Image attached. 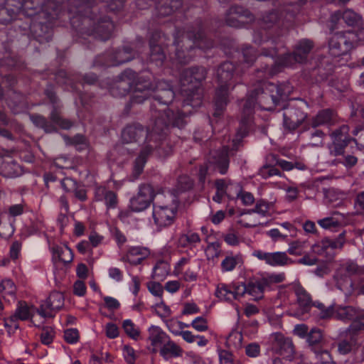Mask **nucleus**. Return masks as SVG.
<instances>
[{"label": "nucleus", "instance_id": "nucleus-35", "mask_svg": "<svg viewBox=\"0 0 364 364\" xmlns=\"http://www.w3.org/2000/svg\"><path fill=\"white\" fill-rule=\"evenodd\" d=\"M91 8V4L86 0H70L69 11L74 14L86 16Z\"/></svg>", "mask_w": 364, "mask_h": 364}, {"label": "nucleus", "instance_id": "nucleus-24", "mask_svg": "<svg viewBox=\"0 0 364 364\" xmlns=\"http://www.w3.org/2000/svg\"><path fill=\"white\" fill-rule=\"evenodd\" d=\"M229 11V16L226 18V23L230 26L237 27L239 23H245L242 20L243 18L249 21L252 19V14L243 7L232 6Z\"/></svg>", "mask_w": 364, "mask_h": 364}, {"label": "nucleus", "instance_id": "nucleus-4", "mask_svg": "<svg viewBox=\"0 0 364 364\" xmlns=\"http://www.w3.org/2000/svg\"><path fill=\"white\" fill-rule=\"evenodd\" d=\"M275 47H264L261 50V55L258 58V62L261 64V68H258L257 72L262 73L259 77H272L281 71L282 68L289 67L298 63V60L294 53L285 54L277 60L274 57L277 55Z\"/></svg>", "mask_w": 364, "mask_h": 364}, {"label": "nucleus", "instance_id": "nucleus-5", "mask_svg": "<svg viewBox=\"0 0 364 364\" xmlns=\"http://www.w3.org/2000/svg\"><path fill=\"white\" fill-rule=\"evenodd\" d=\"M235 67L231 62L223 63L217 70L218 87L214 97L215 111L213 115L220 117L228 102V90L232 85L231 82Z\"/></svg>", "mask_w": 364, "mask_h": 364}, {"label": "nucleus", "instance_id": "nucleus-47", "mask_svg": "<svg viewBox=\"0 0 364 364\" xmlns=\"http://www.w3.org/2000/svg\"><path fill=\"white\" fill-rule=\"evenodd\" d=\"M342 20L348 26H353L359 23L360 16L350 9L346 10L342 14Z\"/></svg>", "mask_w": 364, "mask_h": 364}, {"label": "nucleus", "instance_id": "nucleus-57", "mask_svg": "<svg viewBox=\"0 0 364 364\" xmlns=\"http://www.w3.org/2000/svg\"><path fill=\"white\" fill-rule=\"evenodd\" d=\"M123 328L125 333L132 338L136 340L139 336V331L135 328V325L131 320H125L123 322Z\"/></svg>", "mask_w": 364, "mask_h": 364}, {"label": "nucleus", "instance_id": "nucleus-34", "mask_svg": "<svg viewBox=\"0 0 364 364\" xmlns=\"http://www.w3.org/2000/svg\"><path fill=\"white\" fill-rule=\"evenodd\" d=\"M349 339L342 340L338 343V350L340 354L346 355L356 349L359 346L358 338L354 334H349Z\"/></svg>", "mask_w": 364, "mask_h": 364}, {"label": "nucleus", "instance_id": "nucleus-10", "mask_svg": "<svg viewBox=\"0 0 364 364\" xmlns=\"http://www.w3.org/2000/svg\"><path fill=\"white\" fill-rule=\"evenodd\" d=\"M134 79L131 89L132 93L130 97L132 104H141L150 96L156 86L151 82V75L150 73L137 74L134 72Z\"/></svg>", "mask_w": 364, "mask_h": 364}, {"label": "nucleus", "instance_id": "nucleus-31", "mask_svg": "<svg viewBox=\"0 0 364 364\" xmlns=\"http://www.w3.org/2000/svg\"><path fill=\"white\" fill-rule=\"evenodd\" d=\"M314 48V43L310 40L304 39L300 41L295 46L294 53L298 60V63L305 62Z\"/></svg>", "mask_w": 364, "mask_h": 364}, {"label": "nucleus", "instance_id": "nucleus-21", "mask_svg": "<svg viewBox=\"0 0 364 364\" xmlns=\"http://www.w3.org/2000/svg\"><path fill=\"white\" fill-rule=\"evenodd\" d=\"M208 163L213 165L220 173L225 174L229 166L228 149L224 147L221 150L211 151Z\"/></svg>", "mask_w": 364, "mask_h": 364}, {"label": "nucleus", "instance_id": "nucleus-50", "mask_svg": "<svg viewBox=\"0 0 364 364\" xmlns=\"http://www.w3.org/2000/svg\"><path fill=\"white\" fill-rule=\"evenodd\" d=\"M324 136L322 131L316 130L308 139V145L313 147L322 146Z\"/></svg>", "mask_w": 364, "mask_h": 364}, {"label": "nucleus", "instance_id": "nucleus-18", "mask_svg": "<svg viewBox=\"0 0 364 364\" xmlns=\"http://www.w3.org/2000/svg\"><path fill=\"white\" fill-rule=\"evenodd\" d=\"M176 212L172 208L160 204L154 205L153 217L155 223L160 227L171 225L175 218Z\"/></svg>", "mask_w": 364, "mask_h": 364}, {"label": "nucleus", "instance_id": "nucleus-6", "mask_svg": "<svg viewBox=\"0 0 364 364\" xmlns=\"http://www.w3.org/2000/svg\"><path fill=\"white\" fill-rule=\"evenodd\" d=\"M308 104L302 100L290 101L284 109V124L289 130H295L307 118Z\"/></svg>", "mask_w": 364, "mask_h": 364}, {"label": "nucleus", "instance_id": "nucleus-28", "mask_svg": "<svg viewBox=\"0 0 364 364\" xmlns=\"http://www.w3.org/2000/svg\"><path fill=\"white\" fill-rule=\"evenodd\" d=\"M113 29V23L109 18H104L98 22L97 26L88 34H95L97 38L106 41L110 38Z\"/></svg>", "mask_w": 364, "mask_h": 364}, {"label": "nucleus", "instance_id": "nucleus-40", "mask_svg": "<svg viewBox=\"0 0 364 364\" xmlns=\"http://www.w3.org/2000/svg\"><path fill=\"white\" fill-rule=\"evenodd\" d=\"M133 58L132 50L130 48H124L122 50H119L115 53L112 65H117L128 62Z\"/></svg>", "mask_w": 364, "mask_h": 364}, {"label": "nucleus", "instance_id": "nucleus-42", "mask_svg": "<svg viewBox=\"0 0 364 364\" xmlns=\"http://www.w3.org/2000/svg\"><path fill=\"white\" fill-rule=\"evenodd\" d=\"M150 60L157 65H161L166 59L163 48L159 45H154L152 42H150Z\"/></svg>", "mask_w": 364, "mask_h": 364}, {"label": "nucleus", "instance_id": "nucleus-16", "mask_svg": "<svg viewBox=\"0 0 364 364\" xmlns=\"http://www.w3.org/2000/svg\"><path fill=\"white\" fill-rule=\"evenodd\" d=\"M134 79V71L125 70L121 74L119 80L111 87L110 92L115 97L124 96L131 89Z\"/></svg>", "mask_w": 364, "mask_h": 364}, {"label": "nucleus", "instance_id": "nucleus-29", "mask_svg": "<svg viewBox=\"0 0 364 364\" xmlns=\"http://www.w3.org/2000/svg\"><path fill=\"white\" fill-rule=\"evenodd\" d=\"M30 316L31 313L27 304L25 301H19L15 314L5 321V326L9 327L14 326L15 328H18V326L16 323V321L18 319L26 320Z\"/></svg>", "mask_w": 364, "mask_h": 364}, {"label": "nucleus", "instance_id": "nucleus-11", "mask_svg": "<svg viewBox=\"0 0 364 364\" xmlns=\"http://www.w3.org/2000/svg\"><path fill=\"white\" fill-rule=\"evenodd\" d=\"M355 41L356 35L353 32L336 33L329 41V53L333 57L346 55L353 49Z\"/></svg>", "mask_w": 364, "mask_h": 364}, {"label": "nucleus", "instance_id": "nucleus-23", "mask_svg": "<svg viewBox=\"0 0 364 364\" xmlns=\"http://www.w3.org/2000/svg\"><path fill=\"white\" fill-rule=\"evenodd\" d=\"M267 88V94L270 95L273 102L277 105L282 100L288 97L291 92V87L288 85H276L271 82H264Z\"/></svg>", "mask_w": 364, "mask_h": 364}, {"label": "nucleus", "instance_id": "nucleus-45", "mask_svg": "<svg viewBox=\"0 0 364 364\" xmlns=\"http://www.w3.org/2000/svg\"><path fill=\"white\" fill-rule=\"evenodd\" d=\"M363 330H364V312L360 310L358 316L354 318L348 328V333L356 336L357 332Z\"/></svg>", "mask_w": 364, "mask_h": 364}, {"label": "nucleus", "instance_id": "nucleus-7", "mask_svg": "<svg viewBox=\"0 0 364 364\" xmlns=\"http://www.w3.org/2000/svg\"><path fill=\"white\" fill-rule=\"evenodd\" d=\"M58 16V11H54L53 13L41 12L34 17L28 27L32 36L41 43L49 41L51 39L52 24Z\"/></svg>", "mask_w": 364, "mask_h": 364}, {"label": "nucleus", "instance_id": "nucleus-26", "mask_svg": "<svg viewBox=\"0 0 364 364\" xmlns=\"http://www.w3.org/2000/svg\"><path fill=\"white\" fill-rule=\"evenodd\" d=\"M267 287V282L263 279L255 282H250L247 285L242 286L240 295L245 293L252 296L254 300L257 301L263 298L264 290Z\"/></svg>", "mask_w": 364, "mask_h": 364}, {"label": "nucleus", "instance_id": "nucleus-14", "mask_svg": "<svg viewBox=\"0 0 364 364\" xmlns=\"http://www.w3.org/2000/svg\"><path fill=\"white\" fill-rule=\"evenodd\" d=\"M206 70L203 67H193L183 70L181 75V87L200 86V82L206 77Z\"/></svg>", "mask_w": 364, "mask_h": 364}, {"label": "nucleus", "instance_id": "nucleus-36", "mask_svg": "<svg viewBox=\"0 0 364 364\" xmlns=\"http://www.w3.org/2000/svg\"><path fill=\"white\" fill-rule=\"evenodd\" d=\"M148 255V250L145 248L132 247L126 255L127 260L131 264H140Z\"/></svg>", "mask_w": 364, "mask_h": 364}, {"label": "nucleus", "instance_id": "nucleus-49", "mask_svg": "<svg viewBox=\"0 0 364 364\" xmlns=\"http://www.w3.org/2000/svg\"><path fill=\"white\" fill-rule=\"evenodd\" d=\"M235 188H237L235 193L236 197L240 198L245 205H250L253 204L255 198L251 193L243 191L240 184H236Z\"/></svg>", "mask_w": 364, "mask_h": 364}, {"label": "nucleus", "instance_id": "nucleus-1", "mask_svg": "<svg viewBox=\"0 0 364 364\" xmlns=\"http://www.w3.org/2000/svg\"><path fill=\"white\" fill-rule=\"evenodd\" d=\"M184 116V114L178 109H166L155 112L154 124L146 137L149 147L153 149L157 146L151 144L154 138L159 139L166 138L171 127L182 128L186 124Z\"/></svg>", "mask_w": 364, "mask_h": 364}, {"label": "nucleus", "instance_id": "nucleus-64", "mask_svg": "<svg viewBox=\"0 0 364 364\" xmlns=\"http://www.w3.org/2000/svg\"><path fill=\"white\" fill-rule=\"evenodd\" d=\"M242 53L245 63L249 65H252L256 60V52L255 49L251 47L245 48Z\"/></svg>", "mask_w": 364, "mask_h": 364}, {"label": "nucleus", "instance_id": "nucleus-27", "mask_svg": "<svg viewBox=\"0 0 364 364\" xmlns=\"http://www.w3.org/2000/svg\"><path fill=\"white\" fill-rule=\"evenodd\" d=\"M292 289L296 294L298 304L300 307L303 308L304 311H307L312 305H315L312 301L311 295L299 282L293 283Z\"/></svg>", "mask_w": 364, "mask_h": 364}, {"label": "nucleus", "instance_id": "nucleus-32", "mask_svg": "<svg viewBox=\"0 0 364 364\" xmlns=\"http://www.w3.org/2000/svg\"><path fill=\"white\" fill-rule=\"evenodd\" d=\"M360 311V309L350 306H338L334 309L332 317L342 321H353L354 318L358 316Z\"/></svg>", "mask_w": 364, "mask_h": 364}, {"label": "nucleus", "instance_id": "nucleus-60", "mask_svg": "<svg viewBox=\"0 0 364 364\" xmlns=\"http://www.w3.org/2000/svg\"><path fill=\"white\" fill-rule=\"evenodd\" d=\"M337 157L339 158L336 159V161L347 167H352L355 166L358 161V159L355 155L347 154L346 151L343 155L338 156Z\"/></svg>", "mask_w": 364, "mask_h": 364}, {"label": "nucleus", "instance_id": "nucleus-9", "mask_svg": "<svg viewBox=\"0 0 364 364\" xmlns=\"http://www.w3.org/2000/svg\"><path fill=\"white\" fill-rule=\"evenodd\" d=\"M30 119L36 127L43 129L46 133L56 132L55 125L64 129H70L73 125L70 120L61 116L60 112L55 106L53 107L50 114V122L45 117L37 114L30 115Z\"/></svg>", "mask_w": 364, "mask_h": 364}, {"label": "nucleus", "instance_id": "nucleus-38", "mask_svg": "<svg viewBox=\"0 0 364 364\" xmlns=\"http://www.w3.org/2000/svg\"><path fill=\"white\" fill-rule=\"evenodd\" d=\"M52 252L55 258H58L64 263H68L73 260L72 251L68 247H61L55 245L52 247Z\"/></svg>", "mask_w": 364, "mask_h": 364}, {"label": "nucleus", "instance_id": "nucleus-43", "mask_svg": "<svg viewBox=\"0 0 364 364\" xmlns=\"http://www.w3.org/2000/svg\"><path fill=\"white\" fill-rule=\"evenodd\" d=\"M344 235L345 232H343L339 234L338 237L335 240H332L328 237L322 239V247H326V250L328 248H331L333 250L341 249L345 243Z\"/></svg>", "mask_w": 364, "mask_h": 364}, {"label": "nucleus", "instance_id": "nucleus-19", "mask_svg": "<svg viewBox=\"0 0 364 364\" xmlns=\"http://www.w3.org/2000/svg\"><path fill=\"white\" fill-rule=\"evenodd\" d=\"M254 255L261 260H264L267 264L272 266H284L294 262L293 260L287 256L286 252H277L269 253L256 251Z\"/></svg>", "mask_w": 364, "mask_h": 364}, {"label": "nucleus", "instance_id": "nucleus-55", "mask_svg": "<svg viewBox=\"0 0 364 364\" xmlns=\"http://www.w3.org/2000/svg\"><path fill=\"white\" fill-rule=\"evenodd\" d=\"M149 203H148L144 199L141 198V196H136L131 200L130 207L133 211H142L145 210Z\"/></svg>", "mask_w": 364, "mask_h": 364}, {"label": "nucleus", "instance_id": "nucleus-39", "mask_svg": "<svg viewBox=\"0 0 364 364\" xmlns=\"http://www.w3.org/2000/svg\"><path fill=\"white\" fill-rule=\"evenodd\" d=\"M240 294V288L238 287L235 289V292L228 289L225 284L218 286L215 291V296L220 299L230 300L232 298L237 299V295Z\"/></svg>", "mask_w": 364, "mask_h": 364}, {"label": "nucleus", "instance_id": "nucleus-48", "mask_svg": "<svg viewBox=\"0 0 364 364\" xmlns=\"http://www.w3.org/2000/svg\"><path fill=\"white\" fill-rule=\"evenodd\" d=\"M0 292L3 294V297L14 296L16 292V287L14 282L9 279L4 280L0 284Z\"/></svg>", "mask_w": 364, "mask_h": 364}, {"label": "nucleus", "instance_id": "nucleus-41", "mask_svg": "<svg viewBox=\"0 0 364 364\" xmlns=\"http://www.w3.org/2000/svg\"><path fill=\"white\" fill-rule=\"evenodd\" d=\"M362 272L360 267L353 262H348L342 265L337 272L338 276L350 277L354 274H359Z\"/></svg>", "mask_w": 364, "mask_h": 364}, {"label": "nucleus", "instance_id": "nucleus-62", "mask_svg": "<svg viewBox=\"0 0 364 364\" xmlns=\"http://www.w3.org/2000/svg\"><path fill=\"white\" fill-rule=\"evenodd\" d=\"M305 242L295 240L289 243L288 252L291 255H301Z\"/></svg>", "mask_w": 364, "mask_h": 364}, {"label": "nucleus", "instance_id": "nucleus-61", "mask_svg": "<svg viewBox=\"0 0 364 364\" xmlns=\"http://www.w3.org/2000/svg\"><path fill=\"white\" fill-rule=\"evenodd\" d=\"M269 210V205L264 200H258L257 204L253 209L248 210L244 214H252V213H257L262 216L266 215Z\"/></svg>", "mask_w": 364, "mask_h": 364}, {"label": "nucleus", "instance_id": "nucleus-56", "mask_svg": "<svg viewBox=\"0 0 364 364\" xmlns=\"http://www.w3.org/2000/svg\"><path fill=\"white\" fill-rule=\"evenodd\" d=\"M16 17V15L11 14L6 6H0V23L8 24L15 19Z\"/></svg>", "mask_w": 364, "mask_h": 364}, {"label": "nucleus", "instance_id": "nucleus-17", "mask_svg": "<svg viewBox=\"0 0 364 364\" xmlns=\"http://www.w3.org/2000/svg\"><path fill=\"white\" fill-rule=\"evenodd\" d=\"M274 338V348L277 353L289 361H292L295 356V348L292 341L280 333H276Z\"/></svg>", "mask_w": 364, "mask_h": 364}, {"label": "nucleus", "instance_id": "nucleus-22", "mask_svg": "<svg viewBox=\"0 0 364 364\" xmlns=\"http://www.w3.org/2000/svg\"><path fill=\"white\" fill-rule=\"evenodd\" d=\"M147 131L140 124H134L127 126L122 133V139L124 143L129 144L137 142L140 139L146 136Z\"/></svg>", "mask_w": 364, "mask_h": 364}, {"label": "nucleus", "instance_id": "nucleus-44", "mask_svg": "<svg viewBox=\"0 0 364 364\" xmlns=\"http://www.w3.org/2000/svg\"><path fill=\"white\" fill-rule=\"evenodd\" d=\"M149 154L146 149L144 148L139 157L136 159L134 161V168H133V177L134 178H136L139 176L142 173L144 164L146 162V156Z\"/></svg>", "mask_w": 364, "mask_h": 364}, {"label": "nucleus", "instance_id": "nucleus-25", "mask_svg": "<svg viewBox=\"0 0 364 364\" xmlns=\"http://www.w3.org/2000/svg\"><path fill=\"white\" fill-rule=\"evenodd\" d=\"M338 122V116L336 112L331 109H322L312 119L313 127L321 125H333Z\"/></svg>", "mask_w": 364, "mask_h": 364}, {"label": "nucleus", "instance_id": "nucleus-33", "mask_svg": "<svg viewBox=\"0 0 364 364\" xmlns=\"http://www.w3.org/2000/svg\"><path fill=\"white\" fill-rule=\"evenodd\" d=\"M182 0H161L157 6L159 15L166 16L181 8Z\"/></svg>", "mask_w": 364, "mask_h": 364}, {"label": "nucleus", "instance_id": "nucleus-20", "mask_svg": "<svg viewBox=\"0 0 364 364\" xmlns=\"http://www.w3.org/2000/svg\"><path fill=\"white\" fill-rule=\"evenodd\" d=\"M181 93L184 97L183 107L190 105L193 108H198L202 105L203 90L200 86L181 87Z\"/></svg>", "mask_w": 364, "mask_h": 364}, {"label": "nucleus", "instance_id": "nucleus-13", "mask_svg": "<svg viewBox=\"0 0 364 364\" xmlns=\"http://www.w3.org/2000/svg\"><path fill=\"white\" fill-rule=\"evenodd\" d=\"M57 7L51 0H24L23 12L29 17H36L41 12L58 11Z\"/></svg>", "mask_w": 364, "mask_h": 364}, {"label": "nucleus", "instance_id": "nucleus-30", "mask_svg": "<svg viewBox=\"0 0 364 364\" xmlns=\"http://www.w3.org/2000/svg\"><path fill=\"white\" fill-rule=\"evenodd\" d=\"M156 88L154 98L161 104L168 105L174 98V92L168 85L160 83Z\"/></svg>", "mask_w": 364, "mask_h": 364}, {"label": "nucleus", "instance_id": "nucleus-63", "mask_svg": "<svg viewBox=\"0 0 364 364\" xmlns=\"http://www.w3.org/2000/svg\"><path fill=\"white\" fill-rule=\"evenodd\" d=\"M259 174L266 178L272 176L280 175V171L272 166L265 165L260 168Z\"/></svg>", "mask_w": 364, "mask_h": 364}, {"label": "nucleus", "instance_id": "nucleus-54", "mask_svg": "<svg viewBox=\"0 0 364 364\" xmlns=\"http://www.w3.org/2000/svg\"><path fill=\"white\" fill-rule=\"evenodd\" d=\"M232 185V184L230 183V181H228L225 179H218L215 181V186L217 191H220V193H225L226 196L229 198L233 197V195L229 189V186Z\"/></svg>", "mask_w": 364, "mask_h": 364}, {"label": "nucleus", "instance_id": "nucleus-2", "mask_svg": "<svg viewBox=\"0 0 364 364\" xmlns=\"http://www.w3.org/2000/svg\"><path fill=\"white\" fill-rule=\"evenodd\" d=\"M262 22L266 28H270L274 26L276 27L271 33H265L264 37L262 32L256 33L255 41L258 44H262L269 40H271L272 44H277L282 37L287 35L292 25L291 20L287 18L286 13L283 11L267 13L263 16Z\"/></svg>", "mask_w": 364, "mask_h": 364}, {"label": "nucleus", "instance_id": "nucleus-3", "mask_svg": "<svg viewBox=\"0 0 364 364\" xmlns=\"http://www.w3.org/2000/svg\"><path fill=\"white\" fill-rule=\"evenodd\" d=\"M200 24L199 22L197 28H193L186 33H183L180 37L176 38V58L178 63L186 64L190 61L191 55L188 52L195 45L200 48H210L213 46V41L205 39Z\"/></svg>", "mask_w": 364, "mask_h": 364}, {"label": "nucleus", "instance_id": "nucleus-15", "mask_svg": "<svg viewBox=\"0 0 364 364\" xmlns=\"http://www.w3.org/2000/svg\"><path fill=\"white\" fill-rule=\"evenodd\" d=\"M64 305V296L59 291H53L48 298L37 309L43 317H53V311L60 309Z\"/></svg>", "mask_w": 364, "mask_h": 364}, {"label": "nucleus", "instance_id": "nucleus-46", "mask_svg": "<svg viewBox=\"0 0 364 364\" xmlns=\"http://www.w3.org/2000/svg\"><path fill=\"white\" fill-rule=\"evenodd\" d=\"M144 199L148 203L153 200L154 197V190L150 184H143L140 186L139 191L137 194Z\"/></svg>", "mask_w": 364, "mask_h": 364}, {"label": "nucleus", "instance_id": "nucleus-58", "mask_svg": "<svg viewBox=\"0 0 364 364\" xmlns=\"http://www.w3.org/2000/svg\"><path fill=\"white\" fill-rule=\"evenodd\" d=\"M181 352V348L176 343L171 341L166 343L161 350V353L163 355H166L168 354L178 355Z\"/></svg>", "mask_w": 364, "mask_h": 364}, {"label": "nucleus", "instance_id": "nucleus-51", "mask_svg": "<svg viewBox=\"0 0 364 364\" xmlns=\"http://www.w3.org/2000/svg\"><path fill=\"white\" fill-rule=\"evenodd\" d=\"M199 235L196 233H188L182 235L179 239L178 242L181 247H186L189 245H193L200 242Z\"/></svg>", "mask_w": 364, "mask_h": 364}, {"label": "nucleus", "instance_id": "nucleus-8", "mask_svg": "<svg viewBox=\"0 0 364 364\" xmlns=\"http://www.w3.org/2000/svg\"><path fill=\"white\" fill-rule=\"evenodd\" d=\"M256 104L266 110H273L277 106L275 102H273L270 95L267 94V88L264 82L259 84L247 97L243 105L244 114L250 115Z\"/></svg>", "mask_w": 364, "mask_h": 364}, {"label": "nucleus", "instance_id": "nucleus-52", "mask_svg": "<svg viewBox=\"0 0 364 364\" xmlns=\"http://www.w3.org/2000/svg\"><path fill=\"white\" fill-rule=\"evenodd\" d=\"M242 262V259L240 256L235 257H226L222 262L221 266L225 271L232 270L237 264Z\"/></svg>", "mask_w": 364, "mask_h": 364}, {"label": "nucleus", "instance_id": "nucleus-12", "mask_svg": "<svg viewBox=\"0 0 364 364\" xmlns=\"http://www.w3.org/2000/svg\"><path fill=\"white\" fill-rule=\"evenodd\" d=\"M330 136L332 139V142L328 146L330 157L343 155L349 142L354 139L350 136L349 127L346 124L333 131Z\"/></svg>", "mask_w": 364, "mask_h": 364}, {"label": "nucleus", "instance_id": "nucleus-37", "mask_svg": "<svg viewBox=\"0 0 364 364\" xmlns=\"http://www.w3.org/2000/svg\"><path fill=\"white\" fill-rule=\"evenodd\" d=\"M151 144L153 145H156L157 146L156 148L150 149L148 146V143H146L145 149L149 154L153 150L156 149L160 156L165 157L168 156L171 152V146L166 141V138H162L161 139L154 138L151 141Z\"/></svg>", "mask_w": 364, "mask_h": 364}, {"label": "nucleus", "instance_id": "nucleus-53", "mask_svg": "<svg viewBox=\"0 0 364 364\" xmlns=\"http://www.w3.org/2000/svg\"><path fill=\"white\" fill-rule=\"evenodd\" d=\"M4 5L17 16L21 9L23 11L24 0H5Z\"/></svg>", "mask_w": 364, "mask_h": 364}, {"label": "nucleus", "instance_id": "nucleus-59", "mask_svg": "<svg viewBox=\"0 0 364 364\" xmlns=\"http://www.w3.org/2000/svg\"><path fill=\"white\" fill-rule=\"evenodd\" d=\"M323 339V334L320 329L313 328L307 336V341L310 346L320 343Z\"/></svg>", "mask_w": 364, "mask_h": 364}]
</instances>
